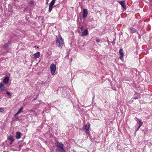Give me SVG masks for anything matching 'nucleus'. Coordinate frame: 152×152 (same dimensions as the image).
I'll return each mask as SVG.
<instances>
[{
    "mask_svg": "<svg viewBox=\"0 0 152 152\" xmlns=\"http://www.w3.org/2000/svg\"><path fill=\"white\" fill-rule=\"evenodd\" d=\"M56 145L57 148V150L60 152H66V151L64 148V145L62 142H57Z\"/></svg>",
    "mask_w": 152,
    "mask_h": 152,
    "instance_id": "1",
    "label": "nucleus"
},
{
    "mask_svg": "<svg viewBox=\"0 0 152 152\" xmlns=\"http://www.w3.org/2000/svg\"><path fill=\"white\" fill-rule=\"evenodd\" d=\"M56 43L57 46L60 48L62 47L64 45V41L62 39L61 36H60L59 37L56 38Z\"/></svg>",
    "mask_w": 152,
    "mask_h": 152,
    "instance_id": "2",
    "label": "nucleus"
},
{
    "mask_svg": "<svg viewBox=\"0 0 152 152\" xmlns=\"http://www.w3.org/2000/svg\"><path fill=\"white\" fill-rule=\"evenodd\" d=\"M50 69L51 74L53 75H54L56 70V65L53 64H51L50 65Z\"/></svg>",
    "mask_w": 152,
    "mask_h": 152,
    "instance_id": "3",
    "label": "nucleus"
},
{
    "mask_svg": "<svg viewBox=\"0 0 152 152\" xmlns=\"http://www.w3.org/2000/svg\"><path fill=\"white\" fill-rule=\"evenodd\" d=\"M7 90V88L4 86V84L2 83H0V91L1 92H3Z\"/></svg>",
    "mask_w": 152,
    "mask_h": 152,
    "instance_id": "4",
    "label": "nucleus"
},
{
    "mask_svg": "<svg viewBox=\"0 0 152 152\" xmlns=\"http://www.w3.org/2000/svg\"><path fill=\"white\" fill-rule=\"evenodd\" d=\"M90 126L89 123H88L87 125H85L83 129L85 130L86 133H88L89 132V129Z\"/></svg>",
    "mask_w": 152,
    "mask_h": 152,
    "instance_id": "5",
    "label": "nucleus"
},
{
    "mask_svg": "<svg viewBox=\"0 0 152 152\" xmlns=\"http://www.w3.org/2000/svg\"><path fill=\"white\" fill-rule=\"evenodd\" d=\"M55 1L56 0H52L51 2L49 7L48 11L49 12H50L52 11L53 7L54 5Z\"/></svg>",
    "mask_w": 152,
    "mask_h": 152,
    "instance_id": "6",
    "label": "nucleus"
},
{
    "mask_svg": "<svg viewBox=\"0 0 152 152\" xmlns=\"http://www.w3.org/2000/svg\"><path fill=\"white\" fill-rule=\"evenodd\" d=\"M88 11L86 9H84L83 10V18H85L88 15Z\"/></svg>",
    "mask_w": 152,
    "mask_h": 152,
    "instance_id": "7",
    "label": "nucleus"
},
{
    "mask_svg": "<svg viewBox=\"0 0 152 152\" xmlns=\"http://www.w3.org/2000/svg\"><path fill=\"white\" fill-rule=\"evenodd\" d=\"M119 3L122 6V7L124 9L126 8V6L125 4V2L124 1H119Z\"/></svg>",
    "mask_w": 152,
    "mask_h": 152,
    "instance_id": "8",
    "label": "nucleus"
},
{
    "mask_svg": "<svg viewBox=\"0 0 152 152\" xmlns=\"http://www.w3.org/2000/svg\"><path fill=\"white\" fill-rule=\"evenodd\" d=\"M119 53L120 54V58L121 59H122L123 58L124 56V53H123V50L122 49H121L119 50Z\"/></svg>",
    "mask_w": 152,
    "mask_h": 152,
    "instance_id": "9",
    "label": "nucleus"
},
{
    "mask_svg": "<svg viewBox=\"0 0 152 152\" xmlns=\"http://www.w3.org/2000/svg\"><path fill=\"white\" fill-rule=\"evenodd\" d=\"M21 134L20 132H17L16 133V138L17 139H20L21 137Z\"/></svg>",
    "mask_w": 152,
    "mask_h": 152,
    "instance_id": "10",
    "label": "nucleus"
},
{
    "mask_svg": "<svg viewBox=\"0 0 152 152\" xmlns=\"http://www.w3.org/2000/svg\"><path fill=\"white\" fill-rule=\"evenodd\" d=\"M9 77H6L4 78L3 82L5 84H7L8 83Z\"/></svg>",
    "mask_w": 152,
    "mask_h": 152,
    "instance_id": "11",
    "label": "nucleus"
},
{
    "mask_svg": "<svg viewBox=\"0 0 152 152\" xmlns=\"http://www.w3.org/2000/svg\"><path fill=\"white\" fill-rule=\"evenodd\" d=\"M138 120L139 121V126H138L137 129L136 130V131H137L141 127V126L142 125V124H143V122L140 119H138Z\"/></svg>",
    "mask_w": 152,
    "mask_h": 152,
    "instance_id": "12",
    "label": "nucleus"
},
{
    "mask_svg": "<svg viewBox=\"0 0 152 152\" xmlns=\"http://www.w3.org/2000/svg\"><path fill=\"white\" fill-rule=\"evenodd\" d=\"M88 33V31L87 30L85 29L82 32L81 36H86Z\"/></svg>",
    "mask_w": 152,
    "mask_h": 152,
    "instance_id": "13",
    "label": "nucleus"
},
{
    "mask_svg": "<svg viewBox=\"0 0 152 152\" xmlns=\"http://www.w3.org/2000/svg\"><path fill=\"white\" fill-rule=\"evenodd\" d=\"M7 139L10 141L14 142L15 140L13 137L11 135L10 136L7 137Z\"/></svg>",
    "mask_w": 152,
    "mask_h": 152,
    "instance_id": "14",
    "label": "nucleus"
},
{
    "mask_svg": "<svg viewBox=\"0 0 152 152\" xmlns=\"http://www.w3.org/2000/svg\"><path fill=\"white\" fill-rule=\"evenodd\" d=\"M129 31H130V32L131 33H134L137 30L133 28H130L129 29Z\"/></svg>",
    "mask_w": 152,
    "mask_h": 152,
    "instance_id": "15",
    "label": "nucleus"
},
{
    "mask_svg": "<svg viewBox=\"0 0 152 152\" xmlns=\"http://www.w3.org/2000/svg\"><path fill=\"white\" fill-rule=\"evenodd\" d=\"M40 56V52H37L34 54V57L35 58H38Z\"/></svg>",
    "mask_w": 152,
    "mask_h": 152,
    "instance_id": "16",
    "label": "nucleus"
},
{
    "mask_svg": "<svg viewBox=\"0 0 152 152\" xmlns=\"http://www.w3.org/2000/svg\"><path fill=\"white\" fill-rule=\"evenodd\" d=\"M23 107H21L20 109L18 111L17 113H16V114H18L22 112H23Z\"/></svg>",
    "mask_w": 152,
    "mask_h": 152,
    "instance_id": "17",
    "label": "nucleus"
},
{
    "mask_svg": "<svg viewBox=\"0 0 152 152\" xmlns=\"http://www.w3.org/2000/svg\"><path fill=\"white\" fill-rule=\"evenodd\" d=\"M18 114H16V113L14 115L15 117L17 119H18Z\"/></svg>",
    "mask_w": 152,
    "mask_h": 152,
    "instance_id": "18",
    "label": "nucleus"
},
{
    "mask_svg": "<svg viewBox=\"0 0 152 152\" xmlns=\"http://www.w3.org/2000/svg\"><path fill=\"white\" fill-rule=\"evenodd\" d=\"M4 111V109L3 108L1 107L0 108V112H2Z\"/></svg>",
    "mask_w": 152,
    "mask_h": 152,
    "instance_id": "19",
    "label": "nucleus"
},
{
    "mask_svg": "<svg viewBox=\"0 0 152 152\" xmlns=\"http://www.w3.org/2000/svg\"><path fill=\"white\" fill-rule=\"evenodd\" d=\"M6 93L9 96H10L11 95V94L9 92H7Z\"/></svg>",
    "mask_w": 152,
    "mask_h": 152,
    "instance_id": "20",
    "label": "nucleus"
},
{
    "mask_svg": "<svg viewBox=\"0 0 152 152\" xmlns=\"http://www.w3.org/2000/svg\"><path fill=\"white\" fill-rule=\"evenodd\" d=\"M96 41L97 42H100L99 40V39H96Z\"/></svg>",
    "mask_w": 152,
    "mask_h": 152,
    "instance_id": "21",
    "label": "nucleus"
},
{
    "mask_svg": "<svg viewBox=\"0 0 152 152\" xmlns=\"http://www.w3.org/2000/svg\"><path fill=\"white\" fill-rule=\"evenodd\" d=\"M80 28L81 31L83 30V26L81 27Z\"/></svg>",
    "mask_w": 152,
    "mask_h": 152,
    "instance_id": "22",
    "label": "nucleus"
},
{
    "mask_svg": "<svg viewBox=\"0 0 152 152\" xmlns=\"http://www.w3.org/2000/svg\"><path fill=\"white\" fill-rule=\"evenodd\" d=\"M7 44H5L4 45V47H7Z\"/></svg>",
    "mask_w": 152,
    "mask_h": 152,
    "instance_id": "23",
    "label": "nucleus"
},
{
    "mask_svg": "<svg viewBox=\"0 0 152 152\" xmlns=\"http://www.w3.org/2000/svg\"><path fill=\"white\" fill-rule=\"evenodd\" d=\"M13 142L11 141L10 142V145H11Z\"/></svg>",
    "mask_w": 152,
    "mask_h": 152,
    "instance_id": "24",
    "label": "nucleus"
},
{
    "mask_svg": "<svg viewBox=\"0 0 152 152\" xmlns=\"http://www.w3.org/2000/svg\"><path fill=\"white\" fill-rule=\"evenodd\" d=\"M151 5L152 6V1H151Z\"/></svg>",
    "mask_w": 152,
    "mask_h": 152,
    "instance_id": "25",
    "label": "nucleus"
},
{
    "mask_svg": "<svg viewBox=\"0 0 152 152\" xmlns=\"http://www.w3.org/2000/svg\"><path fill=\"white\" fill-rule=\"evenodd\" d=\"M3 152H6L5 151H4Z\"/></svg>",
    "mask_w": 152,
    "mask_h": 152,
    "instance_id": "26",
    "label": "nucleus"
}]
</instances>
